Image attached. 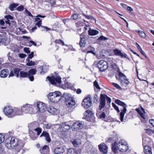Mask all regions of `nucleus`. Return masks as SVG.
I'll use <instances>...</instances> for the list:
<instances>
[{"label":"nucleus","mask_w":154,"mask_h":154,"mask_svg":"<svg viewBox=\"0 0 154 154\" xmlns=\"http://www.w3.org/2000/svg\"><path fill=\"white\" fill-rule=\"evenodd\" d=\"M36 73L35 69H31L27 72L24 71H21L20 72V77L21 78L28 77L31 81H33L34 80L33 75Z\"/></svg>","instance_id":"3"},{"label":"nucleus","mask_w":154,"mask_h":154,"mask_svg":"<svg viewBox=\"0 0 154 154\" xmlns=\"http://www.w3.org/2000/svg\"><path fill=\"white\" fill-rule=\"evenodd\" d=\"M62 131L63 132H66L68 131L70 128V125L67 123H63L61 125Z\"/></svg>","instance_id":"25"},{"label":"nucleus","mask_w":154,"mask_h":154,"mask_svg":"<svg viewBox=\"0 0 154 154\" xmlns=\"http://www.w3.org/2000/svg\"><path fill=\"white\" fill-rule=\"evenodd\" d=\"M119 80L121 85L123 86H126L130 83V82L125 75L121 72H119L118 74Z\"/></svg>","instance_id":"6"},{"label":"nucleus","mask_w":154,"mask_h":154,"mask_svg":"<svg viewBox=\"0 0 154 154\" xmlns=\"http://www.w3.org/2000/svg\"><path fill=\"white\" fill-rule=\"evenodd\" d=\"M80 40L79 43V44L80 47H82L85 46L86 43V40L85 38L83 37V35L82 34L80 36Z\"/></svg>","instance_id":"30"},{"label":"nucleus","mask_w":154,"mask_h":154,"mask_svg":"<svg viewBox=\"0 0 154 154\" xmlns=\"http://www.w3.org/2000/svg\"><path fill=\"white\" fill-rule=\"evenodd\" d=\"M67 154H77L76 150L73 148H69L67 152Z\"/></svg>","instance_id":"38"},{"label":"nucleus","mask_w":154,"mask_h":154,"mask_svg":"<svg viewBox=\"0 0 154 154\" xmlns=\"http://www.w3.org/2000/svg\"><path fill=\"white\" fill-rule=\"evenodd\" d=\"M112 149L114 152L116 153L118 149L122 152H125L128 149V148L127 142L124 140L121 139L118 142H115L112 144Z\"/></svg>","instance_id":"1"},{"label":"nucleus","mask_w":154,"mask_h":154,"mask_svg":"<svg viewBox=\"0 0 154 154\" xmlns=\"http://www.w3.org/2000/svg\"><path fill=\"white\" fill-rule=\"evenodd\" d=\"M83 15L88 19H91L92 20H95L94 18L91 15H87L85 14Z\"/></svg>","instance_id":"52"},{"label":"nucleus","mask_w":154,"mask_h":154,"mask_svg":"<svg viewBox=\"0 0 154 154\" xmlns=\"http://www.w3.org/2000/svg\"><path fill=\"white\" fill-rule=\"evenodd\" d=\"M100 150L104 153H106L107 152V146L104 143L98 145Z\"/></svg>","instance_id":"20"},{"label":"nucleus","mask_w":154,"mask_h":154,"mask_svg":"<svg viewBox=\"0 0 154 154\" xmlns=\"http://www.w3.org/2000/svg\"><path fill=\"white\" fill-rule=\"evenodd\" d=\"M135 110L139 114L140 118L142 122H145L146 118L145 116V112L144 109L142 107H141L136 109Z\"/></svg>","instance_id":"15"},{"label":"nucleus","mask_w":154,"mask_h":154,"mask_svg":"<svg viewBox=\"0 0 154 154\" xmlns=\"http://www.w3.org/2000/svg\"><path fill=\"white\" fill-rule=\"evenodd\" d=\"M25 11L29 16L33 17V15L31 14V13L29 11H28L27 10H26Z\"/></svg>","instance_id":"62"},{"label":"nucleus","mask_w":154,"mask_h":154,"mask_svg":"<svg viewBox=\"0 0 154 154\" xmlns=\"http://www.w3.org/2000/svg\"><path fill=\"white\" fill-rule=\"evenodd\" d=\"M14 116H20L23 115L24 112L23 111L22 107L19 108H15L14 109Z\"/></svg>","instance_id":"22"},{"label":"nucleus","mask_w":154,"mask_h":154,"mask_svg":"<svg viewBox=\"0 0 154 154\" xmlns=\"http://www.w3.org/2000/svg\"><path fill=\"white\" fill-rule=\"evenodd\" d=\"M52 125L50 123H45L43 124V128L46 129H49L52 126Z\"/></svg>","instance_id":"41"},{"label":"nucleus","mask_w":154,"mask_h":154,"mask_svg":"<svg viewBox=\"0 0 154 154\" xmlns=\"http://www.w3.org/2000/svg\"><path fill=\"white\" fill-rule=\"evenodd\" d=\"M23 112L26 113H35L36 112L34 106L30 104H26L22 106Z\"/></svg>","instance_id":"9"},{"label":"nucleus","mask_w":154,"mask_h":154,"mask_svg":"<svg viewBox=\"0 0 154 154\" xmlns=\"http://www.w3.org/2000/svg\"><path fill=\"white\" fill-rule=\"evenodd\" d=\"M84 23L82 21H79L75 23L76 26L77 27L82 26L84 25Z\"/></svg>","instance_id":"44"},{"label":"nucleus","mask_w":154,"mask_h":154,"mask_svg":"<svg viewBox=\"0 0 154 154\" xmlns=\"http://www.w3.org/2000/svg\"><path fill=\"white\" fill-rule=\"evenodd\" d=\"M85 119L88 121H91L94 119V113L91 111L88 110L84 113Z\"/></svg>","instance_id":"16"},{"label":"nucleus","mask_w":154,"mask_h":154,"mask_svg":"<svg viewBox=\"0 0 154 154\" xmlns=\"http://www.w3.org/2000/svg\"><path fill=\"white\" fill-rule=\"evenodd\" d=\"M79 14H74L72 16V18L74 20H76L79 18Z\"/></svg>","instance_id":"43"},{"label":"nucleus","mask_w":154,"mask_h":154,"mask_svg":"<svg viewBox=\"0 0 154 154\" xmlns=\"http://www.w3.org/2000/svg\"><path fill=\"white\" fill-rule=\"evenodd\" d=\"M136 32L138 33L139 35L141 38H145L146 37V35L145 32L143 31L140 30H137Z\"/></svg>","instance_id":"35"},{"label":"nucleus","mask_w":154,"mask_h":154,"mask_svg":"<svg viewBox=\"0 0 154 154\" xmlns=\"http://www.w3.org/2000/svg\"><path fill=\"white\" fill-rule=\"evenodd\" d=\"M92 103L91 96H88L84 99L82 104L85 108L87 109L91 106Z\"/></svg>","instance_id":"12"},{"label":"nucleus","mask_w":154,"mask_h":154,"mask_svg":"<svg viewBox=\"0 0 154 154\" xmlns=\"http://www.w3.org/2000/svg\"><path fill=\"white\" fill-rule=\"evenodd\" d=\"M104 95L106 96V97H105V100H106V99L107 103H110L111 101V98L109 97H108V96L104 94Z\"/></svg>","instance_id":"50"},{"label":"nucleus","mask_w":154,"mask_h":154,"mask_svg":"<svg viewBox=\"0 0 154 154\" xmlns=\"http://www.w3.org/2000/svg\"><path fill=\"white\" fill-rule=\"evenodd\" d=\"M98 31L94 29H90L88 30L89 35H94L98 34Z\"/></svg>","instance_id":"36"},{"label":"nucleus","mask_w":154,"mask_h":154,"mask_svg":"<svg viewBox=\"0 0 154 154\" xmlns=\"http://www.w3.org/2000/svg\"><path fill=\"white\" fill-rule=\"evenodd\" d=\"M34 52H32L28 55V57L27 59H29V60L30 59H32L33 57Z\"/></svg>","instance_id":"57"},{"label":"nucleus","mask_w":154,"mask_h":154,"mask_svg":"<svg viewBox=\"0 0 154 154\" xmlns=\"http://www.w3.org/2000/svg\"><path fill=\"white\" fill-rule=\"evenodd\" d=\"M48 147L46 146H44L42 149H40V152L42 154H48L49 153Z\"/></svg>","instance_id":"29"},{"label":"nucleus","mask_w":154,"mask_h":154,"mask_svg":"<svg viewBox=\"0 0 154 154\" xmlns=\"http://www.w3.org/2000/svg\"><path fill=\"white\" fill-rule=\"evenodd\" d=\"M144 149L145 154H152L151 149L149 146H145Z\"/></svg>","instance_id":"33"},{"label":"nucleus","mask_w":154,"mask_h":154,"mask_svg":"<svg viewBox=\"0 0 154 154\" xmlns=\"http://www.w3.org/2000/svg\"><path fill=\"white\" fill-rule=\"evenodd\" d=\"M12 141L13 137H8L7 138L5 141L6 146L9 148H11Z\"/></svg>","instance_id":"21"},{"label":"nucleus","mask_w":154,"mask_h":154,"mask_svg":"<svg viewBox=\"0 0 154 154\" xmlns=\"http://www.w3.org/2000/svg\"><path fill=\"white\" fill-rule=\"evenodd\" d=\"M24 146V144L22 143L21 140H19L17 138L13 137L11 148H13L17 146H18L20 148H21Z\"/></svg>","instance_id":"11"},{"label":"nucleus","mask_w":154,"mask_h":154,"mask_svg":"<svg viewBox=\"0 0 154 154\" xmlns=\"http://www.w3.org/2000/svg\"><path fill=\"white\" fill-rule=\"evenodd\" d=\"M29 48H24V52L27 54H28L30 52V51L29 50Z\"/></svg>","instance_id":"56"},{"label":"nucleus","mask_w":154,"mask_h":154,"mask_svg":"<svg viewBox=\"0 0 154 154\" xmlns=\"http://www.w3.org/2000/svg\"><path fill=\"white\" fill-rule=\"evenodd\" d=\"M65 151V149L63 146L57 147L53 150L54 153L55 154H63Z\"/></svg>","instance_id":"18"},{"label":"nucleus","mask_w":154,"mask_h":154,"mask_svg":"<svg viewBox=\"0 0 154 154\" xmlns=\"http://www.w3.org/2000/svg\"><path fill=\"white\" fill-rule=\"evenodd\" d=\"M40 69H41L42 71L40 72V73L42 74H43L45 73L48 70V67L45 65L42 66L40 67Z\"/></svg>","instance_id":"34"},{"label":"nucleus","mask_w":154,"mask_h":154,"mask_svg":"<svg viewBox=\"0 0 154 154\" xmlns=\"http://www.w3.org/2000/svg\"><path fill=\"white\" fill-rule=\"evenodd\" d=\"M124 107L120 106V109L121 112L120 113V119L121 122H123L124 116L125 115V113L127 111L126 108V110H125L124 109Z\"/></svg>","instance_id":"26"},{"label":"nucleus","mask_w":154,"mask_h":154,"mask_svg":"<svg viewBox=\"0 0 154 154\" xmlns=\"http://www.w3.org/2000/svg\"><path fill=\"white\" fill-rule=\"evenodd\" d=\"M106 96L104 94H101L100 97V105L99 106V110H101L103 108L106 104V101L105 100V97Z\"/></svg>","instance_id":"17"},{"label":"nucleus","mask_w":154,"mask_h":154,"mask_svg":"<svg viewBox=\"0 0 154 154\" xmlns=\"http://www.w3.org/2000/svg\"><path fill=\"white\" fill-rule=\"evenodd\" d=\"M47 110L52 115H57L59 113L58 110L52 106L49 107Z\"/></svg>","instance_id":"24"},{"label":"nucleus","mask_w":154,"mask_h":154,"mask_svg":"<svg viewBox=\"0 0 154 154\" xmlns=\"http://www.w3.org/2000/svg\"><path fill=\"white\" fill-rule=\"evenodd\" d=\"M35 124L34 123H31L29 127L32 130L36 131L37 133V134L36 135L35 133L32 131H30L29 132V135L31 138L33 140H36L37 137L40 135L42 131V129L41 128H35L34 127Z\"/></svg>","instance_id":"4"},{"label":"nucleus","mask_w":154,"mask_h":154,"mask_svg":"<svg viewBox=\"0 0 154 154\" xmlns=\"http://www.w3.org/2000/svg\"><path fill=\"white\" fill-rule=\"evenodd\" d=\"M98 68L100 71L103 72L107 68V63L105 61L102 60H100L97 63Z\"/></svg>","instance_id":"13"},{"label":"nucleus","mask_w":154,"mask_h":154,"mask_svg":"<svg viewBox=\"0 0 154 154\" xmlns=\"http://www.w3.org/2000/svg\"><path fill=\"white\" fill-rule=\"evenodd\" d=\"M136 46L137 48L139 51H140L142 49L140 45L137 43H136Z\"/></svg>","instance_id":"64"},{"label":"nucleus","mask_w":154,"mask_h":154,"mask_svg":"<svg viewBox=\"0 0 154 154\" xmlns=\"http://www.w3.org/2000/svg\"><path fill=\"white\" fill-rule=\"evenodd\" d=\"M5 139V135L2 134H0V144L3 143Z\"/></svg>","instance_id":"46"},{"label":"nucleus","mask_w":154,"mask_h":154,"mask_svg":"<svg viewBox=\"0 0 154 154\" xmlns=\"http://www.w3.org/2000/svg\"><path fill=\"white\" fill-rule=\"evenodd\" d=\"M64 95L65 98V103L68 106L71 107L75 105V101L72 98L70 94L65 93Z\"/></svg>","instance_id":"8"},{"label":"nucleus","mask_w":154,"mask_h":154,"mask_svg":"<svg viewBox=\"0 0 154 154\" xmlns=\"http://www.w3.org/2000/svg\"><path fill=\"white\" fill-rule=\"evenodd\" d=\"M112 84L113 86H114L115 87H116L117 89H121V88L120 87V86L117 84L115 83H112Z\"/></svg>","instance_id":"51"},{"label":"nucleus","mask_w":154,"mask_h":154,"mask_svg":"<svg viewBox=\"0 0 154 154\" xmlns=\"http://www.w3.org/2000/svg\"><path fill=\"white\" fill-rule=\"evenodd\" d=\"M115 102L118 104V105H120V106H122V107H124V109L125 110H126V108L127 107L125 103L124 102L120 101L119 100L117 99L115 101Z\"/></svg>","instance_id":"32"},{"label":"nucleus","mask_w":154,"mask_h":154,"mask_svg":"<svg viewBox=\"0 0 154 154\" xmlns=\"http://www.w3.org/2000/svg\"><path fill=\"white\" fill-rule=\"evenodd\" d=\"M45 137V140L48 142H50L51 139L49 135V134L45 131H43L40 136V137Z\"/></svg>","instance_id":"23"},{"label":"nucleus","mask_w":154,"mask_h":154,"mask_svg":"<svg viewBox=\"0 0 154 154\" xmlns=\"http://www.w3.org/2000/svg\"><path fill=\"white\" fill-rule=\"evenodd\" d=\"M72 143L75 147H78L81 143V139H73L71 141Z\"/></svg>","instance_id":"27"},{"label":"nucleus","mask_w":154,"mask_h":154,"mask_svg":"<svg viewBox=\"0 0 154 154\" xmlns=\"http://www.w3.org/2000/svg\"><path fill=\"white\" fill-rule=\"evenodd\" d=\"M14 70L11 71L10 72L9 75V77H12L14 76Z\"/></svg>","instance_id":"63"},{"label":"nucleus","mask_w":154,"mask_h":154,"mask_svg":"<svg viewBox=\"0 0 154 154\" xmlns=\"http://www.w3.org/2000/svg\"><path fill=\"white\" fill-rule=\"evenodd\" d=\"M35 64V62L32 61H30L29 59H26V65L29 66H34Z\"/></svg>","instance_id":"37"},{"label":"nucleus","mask_w":154,"mask_h":154,"mask_svg":"<svg viewBox=\"0 0 154 154\" xmlns=\"http://www.w3.org/2000/svg\"><path fill=\"white\" fill-rule=\"evenodd\" d=\"M84 123L82 121H77L74 123L72 126L73 131H77L83 127Z\"/></svg>","instance_id":"14"},{"label":"nucleus","mask_w":154,"mask_h":154,"mask_svg":"<svg viewBox=\"0 0 154 154\" xmlns=\"http://www.w3.org/2000/svg\"><path fill=\"white\" fill-rule=\"evenodd\" d=\"M116 56H119L121 58H126L127 55L125 53H122L121 50L116 49L113 51Z\"/></svg>","instance_id":"19"},{"label":"nucleus","mask_w":154,"mask_h":154,"mask_svg":"<svg viewBox=\"0 0 154 154\" xmlns=\"http://www.w3.org/2000/svg\"><path fill=\"white\" fill-rule=\"evenodd\" d=\"M112 104L113 107L114 108L115 110H116L117 112H119L120 111L119 107H118L114 103H112Z\"/></svg>","instance_id":"47"},{"label":"nucleus","mask_w":154,"mask_h":154,"mask_svg":"<svg viewBox=\"0 0 154 154\" xmlns=\"http://www.w3.org/2000/svg\"><path fill=\"white\" fill-rule=\"evenodd\" d=\"M8 74V70L7 69H4L1 71L0 76L2 78H6Z\"/></svg>","instance_id":"28"},{"label":"nucleus","mask_w":154,"mask_h":154,"mask_svg":"<svg viewBox=\"0 0 154 154\" xmlns=\"http://www.w3.org/2000/svg\"><path fill=\"white\" fill-rule=\"evenodd\" d=\"M47 2L51 4V6H53L56 3L55 0H48Z\"/></svg>","instance_id":"49"},{"label":"nucleus","mask_w":154,"mask_h":154,"mask_svg":"<svg viewBox=\"0 0 154 154\" xmlns=\"http://www.w3.org/2000/svg\"><path fill=\"white\" fill-rule=\"evenodd\" d=\"M94 85L96 87V88L98 89H100V88L99 87L97 82L96 81H95L94 82Z\"/></svg>","instance_id":"53"},{"label":"nucleus","mask_w":154,"mask_h":154,"mask_svg":"<svg viewBox=\"0 0 154 154\" xmlns=\"http://www.w3.org/2000/svg\"><path fill=\"white\" fill-rule=\"evenodd\" d=\"M61 94L59 91H56L49 94L48 97L52 102H58L61 99Z\"/></svg>","instance_id":"2"},{"label":"nucleus","mask_w":154,"mask_h":154,"mask_svg":"<svg viewBox=\"0 0 154 154\" xmlns=\"http://www.w3.org/2000/svg\"><path fill=\"white\" fill-rule=\"evenodd\" d=\"M47 79L53 85L57 86L63 85L61 80V78L59 75L53 76L51 77L48 76Z\"/></svg>","instance_id":"5"},{"label":"nucleus","mask_w":154,"mask_h":154,"mask_svg":"<svg viewBox=\"0 0 154 154\" xmlns=\"http://www.w3.org/2000/svg\"><path fill=\"white\" fill-rule=\"evenodd\" d=\"M99 39L101 40L105 41L108 40V38H107L102 35L99 38Z\"/></svg>","instance_id":"55"},{"label":"nucleus","mask_w":154,"mask_h":154,"mask_svg":"<svg viewBox=\"0 0 154 154\" xmlns=\"http://www.w3.org/2000/svg\"><path fill=\"white\" fill-rule=\"evenodd\" d=\"M149 122L150 124L154 127V120L153 119H151L149 120Z\"/></svg>","instance_id":"61"},{"label":"nucleus","mask_w":154,"mask_h":154,"mask_svg":"<svg viewBox=\"0 0 154 154\" xmlns=\"http://www.w3.org/2000/svg\"><path fill=\"white\" fill-rule=\"evenodd\" d=\"M34 109L36 112L43 113L46 110V107L45 104L42 102H38L36 105L34 106Z\"/></svg>","instance_id":"7"},{"label":"nucleus","mask_w":154,"mask_h":154,"mask_svg":"<svg viewBox=\"0 0 154 154\" xmlns=\"http://www.w3.org/2000/svg\"><path fill=\"white\" fill-rule=\"evenodd\" d=\"M5 17L7 20H9V19L12 20L13 19V17L10 15L6 16Z\"/></svg>","instance_id":"60"},{"label":"nucleus","mask_w":154,"mask_h":154,"mask_svg":"<svg viewBox=\"0 0 154 154\" xmlns=\"http://www.w3.org/2000/svg\"><path fill=\"white\" fill-rule=\"evenodd\" d=\"M17 9L18 11H22L24 10V7L23 5L19 6L17 8Z\"/></svg>","instance_id":"54"},{"label":"nucleus","mask_w":154,"mask_h":154,"mask_svg":"<svg viewBox=\"0 0 154 154\" xmlns=\"http://www.w3.org/2000/svg\"><path fill=\"white\" fill-rule=\"evenodd\" d=\"M19 57L21 58H24L26 57V55L24 54L21 53L19 54Z\"/></svg>","instance_id":"59"},{"label":"nucleus","mask_w":154,"mask_h":154,"mask_svg":"<svg viewBox=\"0 0 154 154\" xmlns=\"http://www.w3.org/2000/svg\"><path fill=\"white\" fill-rule=\"evenodd\" d=\"M115 102L118 104V105H120V106H122V107H124V109L125 110H126V108L127 107L125 103L124 102L120 101L119 100L117 99L115 101Z\"/></svg>","instance_id":"31"},{"label":"nucleus","mask_w":154,"mask_h":154,"mask_svg":"<svg viewBox=\"0 0 154 154\" xmlns=\"http://www.w3.org/2000/svg\"><path fill=\"white\" fill-rule=\"evenodd\" d=\"M96 115L97 117L101 119L104 118L106 116L104 112H103L101 114H99L98 113H96Z\"/></svg>","instance_id":"42"},{"label":"nucleus","mask_w":154,"mask_h":154,"mask_svg":"<svg viewBox=\"0 0 154 154\" xmlns=\"http://www.w3.org/2000/svg\"><path fill=\"white\" fill-rule=\"evenodd\" d=\"M55 43L56 44H60L62 43V45L63 46L65 45L64 42L61 40H56L54 41Z\"/></svg>","instance_id":"48"},{"label":"nucleus","mask_w":154,"mask_h":154,"mask_svg":"<svg viewBox=\"0 0 154 154\" xmlns=\"http://www.w3.org/2000/svg\"><path fill=\"white\" fill-rule=\"evenodd\" d=\"M45 17V16H42L41 15H39L37 16V17L35 18V21L37 22H42V20L39 17L44 18Z\"/></svg>","instance_id":"45"},{"label":"nucleus","mask_w":154,"mask_h":154,"mask_svg":"<svg viewBox=\"0 0 154 154\" xmlns=\"http://www.w3.org/2000/svg\"><path fill=\"white\" fill-rule=\"evenodd\" d=\"M4 112L8 117L12 118L14 116V109L11 106L5 107Z\"/></svg>","instance_id":"10"},{"label":"nucleus","mask_w":154,"mask_h":154,"mask_svg":"<svg viewBox=\"0 0 154 154\" xmlns=\"http://www.w3.org/2000/svg\"><path fill=\"white\" fill-rule=\"evenodd\" d=\"M18 5V4L14 3L11 4L10 5L9 8L11 11H13L14 10V9Z\"/></svg>","instance_id":"39"},{"label":"nucleus","mask_w":154,"mask_h":154,"mask_svg":"<svg viewBox=\"0 0 154 154\" xmlns=\"http://www.w3.org/2000/svg\"><path fill=\"white\" fill-rule=\"evenodd\" d=\"M14 75L16 76L17 77H18L20 75L19 72H20V69L18 68H15L14 69Z\"/></svg>","instance_id":"40"},{"label":"nucleus","mask_w":154,"mask_h":154,"mask_svg":"<svg viewBox=\"0 0 154 154\" xmlns=\"http://www.w3.org/2000/svg\"><path fill=\"white\" fill-rule=\"evenodd\" d=\"M71 19H69V18H67V19H63V22L65 24H66V23L69 22Z\"/></svg>","instance_id":"58"}]
</instances>
